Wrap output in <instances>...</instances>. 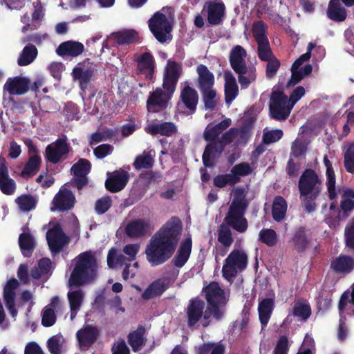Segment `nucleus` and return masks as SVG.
<instances>
[{
    "label": "nucleus",
    "instance_id": "nucleus-1",
    "mask_svg": "<svg viewBox=\"0 0 354 354\" xmlns=\"http://www.w3.org/2000/svg\"><path fill=\"white\" fill-rule=\"evenodd\" d=\"M181 232V221L173 216L151 236L145 249L147 259L151 266L162 265L171 258Z\"/></svg>",
    "mask_w": 354,
    "mask_h": 354
},
{
    "label": "nucleus",
    "instance_id": "nucleus-2",
    "mask_svg": "<svg viewBox=\"0 0 354 354\" xmlns=\"http://www.w3.org/2000/svg\"><path fill=\"white\" fill-rule=\"evenodd\" d=\"M74 262V268L68 279L71 288L81 287L96 280L98 263L94 252L91 250L83 252L75 257Z\"/></svg>",
    "mask_w": 354,
    "mask_h": 354
},
{
    "label": "nucleus",
    "instance_id": "nucleus-3",
    "mask_svg": "<svg viewBox=\"0 0 354 354\" xmlns=\"http://www.w3.org/2000/svg\"><path fill=\"white\" fill-rule=\"evenodd\" d=\"M298 188L305 210L308 213L314 212L315 201L322 189V180L314 169L308 168L304 171L299 180Z\"/></svg>",
    "mask_w": 354,
    "mask_h": 354
},
{
    "label": "nucleus",
    "instance_id": "nucleus-4",
    "mask_svg": "<svg viewBox=\"0 0 354 354\" xmlns=\"http://www.w3.org/2000/svg\"><path fill=\"white\" fill-rule=\"evenodd\" d=\"M246 55V50L239 45L234 46L230 53V64L238 75V81L241 89L248 88L257 79L256 67L246 64L245 60Z\"/></svg>",
    "mask_w": 354,
    "mask_h": 354
},
{
    "label": "nucleus",
    "instance_id": "nucleus-5",
    "mask_svg": "<svg viewBox=\"0 0 354 354\" xmlns=\"http://www.w3.org/2000/svg\"><path fill=\"white\" fill-rule=\"evenodd\" d=\"M248 258L243 250H233L225 259L222 274L224 279L230 281L238 274L239 272L243 271L248 266Z\"/></svg>",
    "mask_w": 354,
    "mask_h": 354
},
{
    "label": "nucleus",
    "instance_id": "nucleus-6",
    "mask_svg": "<svg viewBox=\"0 0 354 354\" xmlns=\"http://www.w3.org/2000/svg\"><path fill=\"white\" fill-rule=\"evenodd\" d=\"M267 28L266 24L260 20L254 22L252 28L253 37L257 44L258 57L263 62L270 61L275 57L272 53L266 35Z\"/></svg>",
    "mask_w": 354,
    "mask_h": 354
},
{
    "label": "nucleus",
    "instance_id": "nucleus-7",
    "mask_svg": "<svg viewBox=\"0 0 354 354\" xmlns=\"http://www.w3.org/2000/svg\"><path fill=\"white\" fill-rule=\"evenodd\" d=\"M150 31L160 42L165 43L172 39L171 32L173 26L166 15L160 12H155L148 21Z\"/></svg>",
    "mask_w": 354,
    "mask_h": 354
},
{
    "label": "nucleus",
    "instance_id": "nucleus-8",
    "mask_svg": "<svg viewBox=\"0 0 354 354\" xmlns=\"http://www.w3.org/2000/svg\"><path fill=\"white\" fill-rule=\"evenodd\" d=\"M252 172V169L248 162H241L231 169V173L216 176L213 179V184L218 188H223L227 185L234 186L241 182V177L248 176Z\"/></svg>",
    "mask_w": 354,
    "mask_h": 354
},
{
    "label": "nucleus",
    "instance_id": "nucleus-9",
    "mask_svg": "<svg viewBox=\"0 0 354 354\" xmlns=\"http://www.w3.org/2000/svg\"><path fill=\"white\" fill-rule=\"evenodd\" d=\"M292 106L283 91H274L270 95V112L272 118L285 120L289 116Z\"/></svg>",
    "mask_w": 354,
    "mask_h": 354
},
{
    "label": "nucleus",
    "instance_id": "nucleus-10",
    "mask_svg": "<svg viewBox=\"0 0 354 354\" xmlns=\"http://www.w3.org/2000/svg\"><path fill=\"white\" fill-rule=\"evenodd\" d=\"M46 240L49 249L53 254L61 252L69 242L68 236L64 233L59 223L55 224L47 231Z\"/></svg>",
    "mask_w": 354,
    "mask_h": 354
},
{
    "label": "nucleus",
    "instance_id": "nucleus-11",
    "mask_svg": "<svg viewBox=\"0 0 354 354\" xmlns=\"http://www.w3.org/2000/svg\"><path fill=\"white\" fill-rule=\"evenodd\" d=\"M70 145L64 138H57L54 142L47 145L45 150L46 159L54 165L57 164L62 158L69 153Z\"/></svg>",
    "mask_w": 354,
    "mask_h": 354
},
{
    "label": "nucleus",
    "instance_id": "nucleus-12",
    "mask_svg": "<svg viewBox=\"0 0 354 354\" xmlns=\"http://www.w3.org/2000/svg\"><path fill=\"white\" fill-rule=\"evenodd\" d=\"M95 68L93 64L79 63L73 68L71 75L73 80L78 82L80 88L85 92L95 75Z\"/></svg>",
    "mask_w": 354,
    "mask_h": 354
},
{
    "label": "nucleus",
    "instance_id": "nucleus-13",
    "mask_svg": "<svg viewBox=\"0 0 354 354\" xmlns=\"http://www.w3.org/2000/svg\"><path fill=\"white\" fill-rule=\"evenodd\" d=\"M171 99V97L165 93L162 88L157 87L149 93L147 101V109L151 113L165 110Z\"/></svg>",
    "mask_w": 354,
    "mask_h": 354
},
{
    "label": "nucleus",
    "instance_id": "nucleus-14",
    "mask_svg": "<svg viewBox=\"0 0 354 354\" xmlns=\"http://www.w3.org/2000/svg\"><path fill=\"white\" fill-rule=\"evenodd\" d=\"M19 286V281L16 279L12 278L6 282L3 288V296L5 306L12 317H15L17 315L15 301L16 290Z\"/></svg>",
    "mask_w": 354,
    "mask_h": 354
},
{
    "label": "nucleus",
    "instance_id": "nucleus-15",
    "mask_svg": "<svg viewBox=\"0 0 354 354\" xmlns=\"http://www.w3.org/2000/svg\"><path fill=\"white\" fill-rule=\"evenodd\" d=\"M205 306V301L198 297L192 298L189 301L186 308L188 327H194L202 319Z\"/></svg>",
    "mask_w": 354,
    "mask_h": 354
},
{
    "label": "nucleus",
    "instance_id": "nucleus-16",
    "mask_svg": "<svg viewBox=\"0 0 354 354\" xmlns=\"http://www.w3.org/2000/svg\"><path fill=\"white\" fill-rule=\"evenodd\" d=\"M246 210L229 209L224 218L225 225L232 227L239 233L245 232L248 227L247 219L244 217Z\"/></svg>",
    "mask_w": 354,
    "mask_h": 354
},
{
    "label": "nucleus",
    "instance_id": "nucleus-17",
    "mask_svg": "<svg viewBox=\"0 0 354 354\" xmlns=\"http://www.w3.org/2000/svg\"><path fill=\"white\" fill-rule=\"evenodd\" d=\"M129 180V176L127 171L123 169L115 170L109 174L106 180V189L112 193L119 192L125 187Z\"/></svg>",
    "mask_w": 354,
    "mask_h": 354
},
{
    "label": "nucleus",
    "instance_id": "nucleus-18",
    "mask_svg": "<svg viewBox=\"0 0 354 354\" xmlns=\"http://www.w3.org/2000/svg\"><path fill=\"white\" fill-rule=\"evenodd\" d=\"M156 68V62L153 55L145 52L137 59L136 74L143 75L146 80L152 81Z\"/></svg>",
    "mask_w": 354,
    "mask_h": 354
},
{
    "label": "nucleus",
    "instance_id": "nucleus-19",
    "mask_svg": "<svg viewBox=\"0 0 354 354\" xmlns=\"http://www.w3.org/2000/svg\"><path fill=\"white\" fill-rule=\"evenodd\" d=\"M100 331L96 326L86 325L76 333V337L80 348H88L97 341Z\"/></svg>",
    "mask_w": 354,
    "mask_h": 354
},
{
    "label": "nucleus",
    "instance_id": "nucleus-20",
    "mask_svg": "<svg viewBox=\"0 0 354 354\" xmlns=\"http://www.w3.org/2000/svg\"><path fill=\"white\" fill-rule=\"evenodd\" d=\"M149 222L145 219H136L130 221L125 227V234L130 238H140L151 231Z\"/></svg>",
    "mask_w": 354,
    "mask_h": 354
},
{
    "label": "nucleus",
    "instance_id": "nucleus-21",
    "mask_svg": "<svg viewBox=\"0 0 354 354\" xmlns=\"http://www.w3.org/2000/svg\"><path fill=\"white\" fill-rule=\"evenodd\" d=\"M170 287V279L159 278L150 283L142 294L145 300L160 297Z\"/></svg>",
    "mask_w": 354,
    "mask_h": 354
},
{
    "label": "nucleus",
    "instance_id": "nucleus-22",
    "mask_svg": "<svg viewBox=\"0 0 354 354\" xmlns=\"http://www.w3.org/2000/svg\"><path fill=\"white\" fill-rule=\"evenodd\" d=\"M192 249V238L188 237L183 240L178 249L171 260L172 265L178 268H183L189 260Z\"/></svg>",
    "mask_w": 354,
    "mask_h": 354
},
{
    "label": "nucleus",
    "instance_id": "nucleus-23",
    "mask_svg": "<svg viewBox=\"0 0 354 354\" xmlns=\"http://www.w3.org/2000/svg\"><path fill=\"white\" fill-rule=\"evenodd\" d=\"M53 204L59 212L68 211L74 206L75 196L71 190L61 189L54 196Z\"/></svg>",
    "mask_w": 354,
    "mask_h": 354
},
{
    "label": "nucleus",
    "instance_id": "nucleus-24",
    "mask_svg": "<svg viewBox=\"0 0 354 354\" xmlns=\"http://www.w3.org/2000/svg\"><path fill=\"white\" fill-rule=\"evenodd\" d=\"M310 236L309 230L301 226L295 230L290 242L298 253H301L305 252L309 246Z\"/></svg>",
    "mask_w": 354,
    "mask_h": 354
},
{
    "label": "nucleus",
    "instance_id": "nucleus-25",
    "mask_svg": "<svg viewBox=\"0 0 354 354\" xmlns=\"http://www.w3.org/2000/svg\"><path fill=\"white\" fill-rule=\"evenodd\" d=\"M16 189V184L9 177L8 169L5 158L0 156V190L5 195H12Z\"/></svg>",
    "mask_w": 354,
    "mask_h": 354
},
{
    "label": "nucleus",
    "instance_id": "nucleus-26",
    "mask_svg": "<svg viewBox=\"0 0 354 354\" xmlns=\"http://www.w3.org/2000/svg\"><path fill=\"white\" fill-rule=\"evenodd\" d=\"M207 21L212 26L223 24L225 15V6L222 1H210L207 8Z\"/></svg>",
    "mask_w": 354,
    "mask_h": 354
},
{
    "label": "nucleus",
    "instance_id": "nucleus-27",
    "mask_svg": "<svg viewBox=\"0 0 354 354\" xmlns=\"http://www.w3.org/2000/svg\"><path fill=\"white\" fill-rule=\"evenodd\" d=\"M29 80L21 76H16L13 78L9 77L3 86L10 95H23L29 90Z\"/></svg>",
    "mask_w": 354,
    "mask_h": 354
},
{
    "label": "nucleus",
    "instance_id": "nucleus-28",
    "mask_svg": "<svg viewBox=\"0 0 354 354\" xmlns=\"http://www.w3.org/2000/svg\"><path fill=\"white\" fill-rule=\"evenodd\" d=\"M207 304L221 303L227 304L225 291L217 282H212L203 288Z\"/></svg>",
    "mask_w": 354,
    "mask_h": 354
},
{
    "label": "nucleus",
    "instance_id": "nucleus-29",
    "mask_svg": "<svg viewBox=\"0 0 354 354\" xmlns=\"http://www.w3.org/2000/svg\"><path fill=\"white\" fill-rule=\"evenodd\" d=\"M330 269L336 274H349L354 269V259L351 256L340 254L331 261Z\"/></svg>",
    "mask_w": 354,
    "mask_h": 354
},
{
    "label": "nucleus",
    "instance_id": "nucleus-30",
    "mask_svg": "<svg viewBox=\"0 0 354 354\" xmlns=\"http://www.w3.org/2000/svg\"><path fill=\"white\" fill-rule=\"evenodd\" d=\"M180 100L191 113L196 112L198 103V94L196 89L185 85L180 91Z\"/></svg>",
    "mask_w": 354,
    "mask_h": 354
},
{
    "label": "nucleus",
    "instance_id": "nucleus-31",
    "mask_svg": "<svg viewBox=\"0 0 354 354\" xmlns=\"http://www.w3.org/2000/svg\"><path fill=\"white\" fill-rule=\"evenodd\" d=\"M196 72L198 74L197 86L199 91L214 87L215 83L214 75L207 66L199 64L196 67Z\"/></svg>",
    "mask_w": 354,
    "mask_h": 354
},
{
    "label": "nucleus",
    "instance_id": "nucleus-32",
    "mask_svg": "<svg viewBox=\"0 0 354 354\" xmlns=\"http://www.w3.org/2000/svg\"><path fill=\"white\" fill-rule=\"evenodd\" d=\"M224 78L225 101L226 104H230L239 95V86L236 83V78L230 71L225 73Z\"/></svg>",
    "mask_w": 354,
    "mask_h": 354
},
{
    "label": "nucleus",
    "instance_id": "nucleus-33",
    "mask_svg": "<svg viewBox=\"0 0 354 354\" xmlns=\"http://www.w3.org/2000/svg\"><path fill=\"white\" fill-rule=\"evenodd\" d=\"M84 50V45L79 41H67L61 43L57 47L56 52L58 55L77 57Z\"/></svg>",
    "mask_w": 354,
    "mask_h": 354
},
{
    "label": "nucleus",
    "instance_id": "nucleus-34",
    "mask_svg": "<svg viewBox=\"0 0 354 354\" xmlns=\"http://www.w3.org/2000/svg\"><path fill=\"white\" fill-rule=\"evenodd\" d=\"M145 131L152 136L160 134L169 137L177 132V127L173 122H164L162 123L148 124L145 127Z\"/></svg>",
    "mask_w": 354,
    "mask_h": 354
},
{
    "label": "nucleus",
    "instance_id": "nucleus-35",
    "mask_svg": "<svg viewBox=\"0 0 354 354\" xmlns=\"http://www.w3.org/2000/svg\"><path fill=\"white\" fill-rule=\"evenodd\" d=\"M145 328L142 325H139L136 330L128 334L127 341L133 352H138L145 345Z\"/></svg>",
    "mask_w": 354,
    "mask_h": 354
},
{
    "label": "nucleus",
    "instance_id": "nucleus-36",
    "mask_svg": "<svg viewBox=\"0 0 354 354\" xmlns=\"http://www.w3.org/2000/svg\"><path fill=\"white\" fill-rule=\"evenodd\" d=\"M209 143L206 145L202 156V160L205 167H212L214 164L211 160V156L215 153L221 154L224 147L218 140H206Z\"/></svg>",
    "mask_w": 354,
    "mask_h": 354
},
{
    "label": "nucleus",
    "instance_id": "nucleus-37",
    "mask_svg": "<svg viewBox=\"0 0 354 354\" xmlns=\"http://www.w3.org/2000/svg\"><path fill=\"white\" fill-rule=\"evenodd\" d=\"M274 308V300L271 298L263 299L258 306L259 318L262 327L266 326Z\"/></svg>",
    "mask_w": 354,
    "mask_h": 354
},
{
    "label": "nucleus",
    "instance_id": "nucleus-38",
    "mask_svg": "<svg viewBox=\"0 0 354 354\" xmlns=\"http://www.w3.org/2000/svg\"><path fill=\"white\" fill-rule=\"evenodd\" d=\"M113 37L119 46L135 44L140 39L138 32L133 29H127L113 32Z\"/></svg>",
    "mask_w": 354,
    "mask_h": 354
},
{
    "label": "nucleus",
    "instance_id": "nucleus-39",
    "mask_svg": "<svg viewBox=\"0 0 354 354\" xmlns=\"http://www.w3.org/2000/svg\"><path fill=\"white\" fill-rule=\"evenodd\" d=\"M226 345L223 341L207 342L196 348V354H225Z\"/></svg>",
    "mask_w": 354,
    "mask_h": 354
},
{
    "label": "nucleus",
    "instance_id": "nucleus-40",
    "mask_svg": "<svg viewBox=\"0 0 354 354\" xmlns=\"http://www.w3.org/2000/svg\"><path fill=\"white\" fill-rule=\"evenodd\" d=\"M18 242L24 257H30L36 247L34 236L30 232H23L19 234Z\"/></svg>",
    "mask_w": 354,
    "mask_h": 354
},
{
    "label": "nucleus",
    "instance_id": "nucleus-41",
    "mask_svg": "<svg viewBox=\"0 0 354 354\" xmlns=\"http://www.w3.org/2000/svg\"><path fill=\"white\" fill-rule=\"evenodd\" d=\"M327 15L331 20L341 22L346 19L347 12L346 9L341 6L339 0H330Z\"/></svg>",
    "mask_w": 354,
    "mask_h": 354
},
{
    "label": "nucleus",
    "instance_id": "nucleus-42",
    "mask_svg": "<svg viewBox=\"0 0 354 354\" xmlns=\"http://www.w3.org/2000/svg\"><path fill=\"white\" fill-rule=\"evenodd\" d=\"M232 123L230 118H225L219 123L212 127H207L203 133L205 140H218V136L226 129H227Z\"/></svg>",
    "mask_w": 354,
    "mask_h": 354
},
{
    "label": "nucleus",
    "instance_id": "nucleus-43",
    "mask_svg": "<svg viewBox=\"0 0 354 354\" xmlns=\"http://www.w3.org/2000/svg\"><path fill=\"white\" fill-rule=\"evenodd\" d=\"M313 67L310 64H306L302 68H294L291 66V77L287 83V86H294L298 84L305 76L312 73Z\"/></svg>",
    "mask_w": 354,
    "mask_h": 354
},
{
    "label": "nucleus",
    "instance_id": "nucleus-44",
    "mask_svg": "<svg viewBox=\"0 0 354 354\" xmlns=\"http://www.w3.org/2000/svg\"><path fill=\"white\" fill-rule=\"evenodd\" d=\"M248 203L246 200V192L243 187H238L234 190V198L229 209L246 210Z\"/></svg>",
    "mask_w": 354,
    "mask_h": 354
},
{
    "label": "nucleus",
    "instance_id": "nucleus-45",
    "mask_svg": "<svg viewBox=\"0 0 354 354\" xmlns=\"http://www.w3.org/2000/svg\"><path fill=\"white\" fill-rule=\"evenodd\" d=\"M37 49L34 45H26L18 57V65L20 66H24L31 64L37 57Z\"/></svg>",
    "mask_w": 354,
    "mask_h": 354
},
{
    "label": "nucleus",
    "instance_id": "nucleus-46",
    "mask_svg": "<svg viewBox=\"0 0 354 354\" xmlns=\"http://www.w3.org/2000/svg\"><path fill=\"white\" fill-rule=\"evenodd\" d=\"M286 209L287 203L286 200L280 196L275 197L272 208L273 219L277 222L282 221L285 218Z\"/></svg>",
    "mask_w": 354,
    "mask_h": 354
},
{
    "label": "nucleus",
    "instance_id": "nucleus-47",
    "mask_svg": "<svg viewBox=\"0 0 354 354\" xmlns=\"http://www.w3.org/2000/svg\"><path fill=\"white\" fill-rule=\"evenodd\" d=\"M41 157L38 154L30 156L21 171V176H34L40 169Z\"/></svg>",
    "mask_w": 354,
    "mask_h": 354
},
{
    "label": "nucleus",
    "instance_id": "nucleus-48",
    "mask_svg": "<svg viewBox=\"0 0 354 354\" xmlns=\"http://www.w3.org/2000/svg\"><path fill=\"white\" fill-rule=\"evenodd\" d=\"M129 263L128 258L122 254H118L115 248H111L107 255V265L110 268H114L117 266H125Z\"/></svg>",
    "mask_w": 354,
    "mask_h": 354
},
{
    "label": "nucleus",
    "instance_id": "nucleus-49",
    "mask_svg": "<svg viewBox=\"0 0 354 354\" xmlns=\"http://www.w3.org/2000/svg\"><path fill=\"white\" fill-rule=\"evenodd\" d=\"M91 170V163L86 158H80L71 169L74 176H87Z\"/></svg>",
    "mask_w": 354,
    "mask_h": 354
},
{
    "label": "nucleus",
    "instance_id": "nucleus-50",
    "mask_svg": "<svg viewBox=\"0 0 354 354\" xmlns=\"http://www.w3.org/2000/svg\"><path fill=\"white\" fill-rule=\"evenodd\" d=\"M202 100L206 110H214L217 105L216 91L212 88H206L200 91Z\"/></svg>",
    "mask_w": 354,
    "mask_h": 354
},
{
    "label": "nucleus",
    "instance_id": "nucleus-51",
    "mask_svg": "<svg viewBox=\"0 0 354 354\" xmlns=\"http://www.w3.org/2000/svg\"><path fill=\"white\" fill-rule=\"evenodd\" d=\"M183 73L182 64L169 59L163 76L178 80Z\"/></svg>",
    "mask_w": 354,
    "mask_h": 354
},
{
    "label": "nucleus",
    "instance_id": "nucleus-52",
    "mask_svg": "<svg viewBox=\"0 0 354 354\" xmlns=\"http://www.w3.org/2000/svg\"><path fill=\"white\" fill-rule=\"evenodd\" d=\"M218 241L225 248H229L234 241L232 231L225 223L221 224L219 227Z\"/></svg>",
    "mask_w": 354,
    "mask_h": 354
},
{
    "label": "nucleus",
    "instance_id": "nucleus-53",
    "mask_svg": "<svg viewBox=\"0 0 354 354\" xmlns=\"http://www.w3.org/2000/svg\"><path fill=\"white\" fill-rule=\"evenodd\" d=\"M344 166L347 172L354 174V142L350 143L344 150Z\"/></svg>",
    "mask_w": 354,
    "mask_h": 354
},
{
    "label": "nucleus",
    "instance_id": "nucleus-54",
    "mask_svg": "<svg viewBox=\"0 0 354 354\" xmlns=\"http://www.w3.org/2000/svg\"><path fill=\"white\" fill-rule=\"evenodd\" d=\"M153 162V157L149 153L144 151L142 154L136 157L133 165L137 170L149 169L152 167Z\"/></svg>",
    "mask_w": 354,
    "mask_h": 354
},
{
    "label": "nucleus",
    "instance_id": "nucleus-55",
    "mask_svg": "<svg viewBox=\"0 0 354 354\" xmlns=\"http://www.w3.org/2000/svg\"><path fill=\"white\" fill-rule=\"evenodd\" d=\"M259 240L269 247H273L277 243V233L272 229H263L259 233Z\"/></svg>",
    "mask_w": 354,
    "mask_h": 354
},
{
    "label": "nucleus",
    "instance_id": "nucleus-56",
    "mask_svg": "<svg viewBox=\"0 0 354 354\" xmlns=\"http://www.w3.org/2000/svg\"><path fill=\"white\" fill-rule=\"evenodd\" d=\"M344 236L346 248L354 251V216L346 225Z\"/></svg>",
    "mask_w": 354,
    "mask_h": 354
},
{
    "label": "nucleus",
    "instance_id": "nucleus-57",
    "mask_svg": "<svg viewBox=\"0 0 354 354\" xmlns=\"http://www.w3.org/2000/svg\"><path fill=\"white\" fill-rule=\"evenodd\" d=\"M68 299L71 311H77L80 308L84 299V293L82 290L69 291Z\"/></svg>",
    "mask_w": 354,
    "mask_h": 354
},
{
    "label": "nucleus",
    "instance_id": "nucleus-58",
    "mask_svg": "<svg viewBox=\"0 0 354 354\" xmlns=\"http://www.w3.org/2000/svg\"><path fill=\"white\" fill-rule=\"evenodd\" d=\"M16 203L19 208L24 212H28L35 208L37 201L35 198L29 194H24L16 199Z\"/></svg>",
    "mask_w": 354,
    "mask_h": 354
},
{
    "label": "nucleus",
    "instance_id": "nucleus-59",
    "mask_svg": "<svg viewBox=\"0 0 354 354\" xmlns=\"http://www.w3.org/2000/svg\"><path fill=\"white\" fill-rule=\"evenodd\" d=\"M292 315L303 320H306L311 315L310 305L299 302L295 303L292 309Z\"/></svg>",
    "mask_w": 354,
    "mask_h": 354
},
{
    "label": "nucleus",
    "instance_id": "nucleus-60",
    "mask_svg": "<svg viewBox=\"0 0 354 354\" xmlns=\"http://www.w3.org/2000/svg\"><path fill=\"white\" fill-rule=\"evenodd\" d=\"M111 198L109 196H106L96 201L95 210L98 214H103L111 208Z\"/></svg>",
    "mask_w": 354,
    "mask_h": 354
},
{
    "label": "nucleus",
    "instance_id": "nucleus-61",
    "mask_svg": "<svg viewBox=\"0 0 354 354\" xmlns=\"http://www.w3.org/2000/svg\"><path fill=\"white\" fill-rule=\"evenodd\" d=\"M208 304V311L212 315V317L216 320L220 321L224 316L225 308L226 304L221 303H213Z\"/></svg>",
    "mask_w": 354,
    "mask_h": 354
},
{
    "label": "nucleus",
    "instance_id": "nucleus-62",
    "mask_svg": "<svg viewBox=\"0 0 354 354\" xmlns=\"http://www.w3.org/2000/svg\"><path fill=\"white\" fill-rule=\"evenodd\" d=\"M55 310L52 308H45L42 312L41 324L45 327H50L56 322Z\"/></svg>",
    "mask_w": 354,
    "mask_h": 354
},
{
    "label": "nucleus",
    "instance_id": "nucleus-63",
    "mask_svg": "<svg viewBox=\"0 0 354 354\" xmlns=\"http://www.w3.org/2000/svg\"><path fill=\"white\" fill-rule=\"evenodd\" d=\"M307 147L301 140L297 138L292 144L290 156L299 158L306 154Z\"/></svg>",
    "mask_w": 354,
    "mask_h": 354
},
{
    "label": "nucleus",
    "instance_id": "nucleus-64",
    "mask_svg": "<svg viewBox=\"0 0 354 354\" xmlns=\"http://www.w3.org/2000/svg\"><path fill=\"white\" fill-rule=\"evenodd\" d=\"M290 348L288 339L286 335H281L273 351V354H288Z\"/></svg>",
    "mask_w": 354,
    "mask_h": 354
}]
</instances>
